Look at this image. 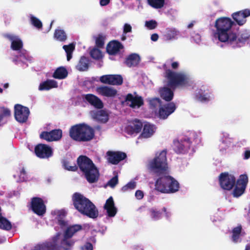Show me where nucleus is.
Wrapping results in <instances>:
<instances>
[{
  "instance_id": "f257e3e1",
  "label": "nucleus",
  "mask_w": 250,
  "mask_h": 250,
  "mask_svg": "<svg viewBox=\"0 0 250 250\" xmlns=\"http://www.w3.org/2000/svg\"><path fill=\"white\" fill-rule=\"evenodd\" d=\"M167 151L163 150L149 163L150 171L159 177L155 181V189L163 193H173L179 190V183L167 174Z\"/></svg>"
},
{
  "instance_id": "f03ea898",
  "label": "nucleus",
  "mask_w": 250,
  "mask_h": 250,
  "mask_svg": "<svg viewBox=\"0 0 250 250\" xmlns=\"http://www.w3.org/2000/svg\"><path fill=\"white\" fill-rule=\"evenodd\" d=\"M82 229V227L80 225L70 226L64 231L60 245L58 243L61 233L57 232L49 241L38 244L32 250H71L75 243V241L71 238L77 232Z\"/></svg>"
},
{
  "instance_id": "7ed1b4c3",
  "label": "nucleus",
  "mask_w": 250,
  "mask_h": 250,
  "mask_svg": "<svg viewBox=\"0 0 250 250\" xmlns=\"http://www.w3.org/2000/svg\"><path fill=\"white\" fill-rule=\"evenodd\" d=\"M165 69L164 77L167 80V86L161 87L159 89L160 97L168 103L173 99L174 97L173 91L171 89H175L178 86H186L189 84V76L182 72H175L169 69H167L166 65H163Z\"/></svg>"
},
{
  "instance_id": "20e7f679",
  "label": "nucleus",
  "mask_w": 250,
  "mask_h": 250,
  "mask_svg": "<svg viewBox=\"0 0 250 250\" xmlns=\"http://www.w3.org/2000/svg\"><path fill=\"white\" fill-rule=\"evenodd\" d=\"M77 163L78 166L75 163L70 165V162L64 161L63 166L65 169L71 171H76L79 167L87 181L90 184L98 181L100 177L99 169L89 158L85 155H80L77 158Z\"/></svg>"
},
{
  "instance_id": "39448f33",
  "label": "nucleus",
  "mask_w": 250,
  "mask_h": 250,
  "mask_svg": "<svg viewBox=\"0 0 250 250\" xmlns=\"http://www.w3.org/2000/svg\"><path fill=\"white\" fill-rule=\"evenodd\" d=\"M74 208L81 214L95 219L99 216V211L95 205L87 198L79 192H75L72 196Z\"/></svg>"
},
{
  "instance_id": "423d86ee",
  "label": "nucleus",
  "mask_w": 250,
  "mask_h": 250,
  "mask_svg": "<svg viewBox=\"0 0 250 250\" xmlns=\"http://www.w3.org/2000/svg\"><path fill=\"white\" fill-rule=\"evenodd\" d=\"M234 24V21L229 18H218L215 22L216 32L215 33L214 36L217 37L220 42L228 43L230 39V34L233 33L231 31V27Z\"/></svg>"
},
{
  "instance_id": "0eeeda50",
  "label": "nucleus",
  "mask_w": 250,
  "mask_h": 250,
  "mask_svg": "<svg viewBox=\"0 0 250 250\" xmlns=\"http://www.w3.org/2000/svg\"><path fill=\"white\" fill-rule=\"evenodd\" d=\"M69 136L76 141L88 142L94 138V130L92 127L85 124H78L71 127Z\"/></svg>"
},
{
  "instance_id": "6e6552de",
  "label": "nucleus",
  "mask_w": 250,
  "mask_h": 250,
  "mask_svg": "<svg viewBox=\"0 0 250 250\" xmlns=\"http://www.w3.org/2000/svg\"><path fill=\"white\" fill-rule=\"evenodd\" d=\"M250 37V33L246 30L240 32L238 35L233 32L230 34V39L227 43L233 48L240 47L245 44Z\"/></svg>"
},
{
  "instance_id": "1a4fd4ad",
  "label": "nucleus",
  "mask_w": 250,
  "mask_h": 250,
  "mask_svg": "<svg viewBox=\"0 0 250 250\" xmlns=\"http://www.w3.org/2000/svg\"><path fill=\"white\" fill-rule=\"evenodd\" d=\"M219 183L220 187L224 190H230L236 183V178L234 175L228 172H222L219 176Z\"/></svg>"
},
{
  "instance_id": "9d476101",
  "label": "nucleus",
  "mask_w": 250,
  "mask_h": 250,
  "mask_svg": "<svg viewBox=\"0 0 250 250\" xmlns=\"http://www.w3.org/2000/svg\"><path fill=\"white\" fill-rule=\"evenodd\" d=\"M248 183V177L246 174H242L236 181L232 194L234 197H239L244 192Z\"/></svg>"
},
{
  "instance_id": "9b49d317",
  "label": "nucleus",
  "mask_w": 250,
  "mask_h": 250,
  "mask_svg": "<svg viewBox=\"0 0 250 250\" xmlns=\"http://www.w3.org/2000/svg\"><path fill=\"white\" fill-rule=\"evenodd\" d=\"M29 113V109L27 107L19 104H17L14 106L15 118L19 123H25L28 119Z\"/></svg>"
},
{
  "instance_id": "f8f14e48",
  "label": "nucleus",
  "mask_w": 250,
  "mask_h": 250,
  "mask_svg": "<svg viewBox=\"0 0 250 250\" xmlns=\"http://www.w3.org/2000/svg\"><path fill=\"white\" fill-rule=\"evenodd\" d=\"M31 208L35 213L39 216H42L46 212V206L40 197H35L31 199Z\"/></svg>"
},
{
  "instance_id": "ddd939ff",
  "label": "nucleus",
  "mask_w": 250,
  "mask_h": 250,
  "mask_svg": "<svg viewBox=\"0 0 250 250\" xmlns=\"http://www.w3.org/2000/svg\"><path fill=\"white\" fill-rule=\"evenodd\" d=\"M34 151L36 156L40 158H48L53 155L51 147L44 144H38L35 146Z\"/></svg>"
},
{
  "instance_id": "4468645a",
  "label": "nucleus",
  "mask_w": 250,
  "mask_h": 250,
  "mask_svg": "<svg viewBox=\"0 0 250 250\" xmlns=\"http://www.w3.org/2000/svg\"><path fill=\"white\" fill-rule=\"evenodd\" d=\"M62 130L61 129H55L50 131L42 132L40 137L47 142L57 141L62 138Z\"/></svg>"
},
{
  "instance_id": "2eb2a0df",
  "label": "nucleus",
  "mask_w": 250,
  "mask_h": 250,
  "mask_svg": "<svg viewBox=\"0 0 250 250\" xmlns=\"http://www.w3.org/2000/svg\"><path fill=\"white\" fill-rule=\"evenodd\" d=\"M174 149L178 154L184 153L190 147L191 142L189 138L181 139L180 141L174 140Z\"/></svg>"
},
{
  "instance_id": "dca6fc26",
  "label": "nucleus",
  "mask_w": 250,
  "mask_h": 250,
  "mask_svg": "<svg viewBox=\"0 0 250 250\" xmlns=\"http://www.w3.org/2000/svg\"><path fill=\"white\" fill-rule=\"evenodd\" d=\"M101 83L114 85H120L123 83V79L120 75H105L100 78Z\"/></svg>"
},
{
  "instance_id": "f3484780",
  "label": "nucleus",
  "mask_w": 250,
  "mask_h": 250,
  "mask_svg": "<svg viewBox=\"0 0 250 250\" xmlns=\"http://www.w3.org/2000/svg\"><path fill=\"white\" fill-rule=\"evenodd\" d=\"M176 106L173 102H169L161 105L159 107V116L160 118L166 119L176 110Z\"/></svg>"
},
{
  "instance_id": "a211bd4d",
  "label": "nucleus",
  "mask_w": 250,
  "mask_h": 250,
  "mask_svg": "<svg viewBox=\"0 0 250 250\" xmlns=\"http://www.w3.org/2000/svg\"><path fill=\"white\" fill-rule=\"evenodd\" d=\"M106 155L107 161L113 165H117L127 157L125 153L121 151H108Z\"/></svg>"
},
{
  "instance_id": "6ab92c4d",
  "label": "nucleus",
  "mask_w": 250,
  "mask_h": 250,
  "mask_svg": "<svg viewBox=\"0 0 250 250\" xmlns=\"http://www.w3.org/2000/svg\"><path fill=\"white\" fill-rule=\"evenodd\" d=\"M250 16V9H245L233 13L231 16L239 25L244 24L247 20L246 18Z\"/></svg>"
},
{
  "instance_id": "aec40b11",
  "label": "nucleus",
  "mask_w": 250,
  "mask_h": 250,
  "mask_svg": "<svg viewBox=\"0 0 250 250\" xmlns=\"http://www.w3.org/2000/svg\"><path fill=\"white\" fill-rule=\"evenodd\" d=\"M143 127L142 123L138 119H135L131 122L125 128V131L129 135L139 133Z\"/></svg>"
},
{
  "instance_id": "412c9836",
  "label": "nucleus",
  "mask_w": 250,
  "mask_h": 250,
  "mask_svg": "<svg viewBox=\"0 0 250 250\" xmlns=\"http://www.w3.org/2000/svg\"><path fill=\"white\" fill-rule=\"evenodd\" d=\"M210 90L206 86L203 85L198 90L195 94V99L202 102H206L210 100Z\"/></svg>"
},
{
  "instance_id": "4be33fe9",
  "label": "nucleus",
  "mask_w": 250,
  "mask_h": 250,
  "mask_svg": "<svg viewBox=\"0 0 250 250\" xmlns=\"http://www.w3.org/2000/svg\"><path fill=\"white\" fill-rule=\"evenodd\" d=\"M179 33L174 27H167L162 32V37L166 41H172L178 38Z\"/></svg>"
},
{
  "instance_id": "5701e85b",
  "label": "nucleus",
  "mask_w": 250,
  "mask_h": 250,
  "mask_svg": "<svg viewBox=\"0 0 250 250\" xmlns=\"http://www.w3.org/2000/svg\"><path fill=\"white\" fill-rule=\"evenodd\" d=\"M96 92L99 95L107 97H114L117 94L116 89L105 85L97 87Z\"/></svg>"
},
{
  "instance_id": "b1692460",
  "label": "nucleus",
  "mask_w": 250,
  "mask_h": 250,
  "mask_svg": "<svg viewBox=\"0 0 250 250\" xmlns=\"http://www.w3.org/2000/svg\"><path fill=\"white\" fill-rule=\"evenodd\" d=\"M124 48L123 45L119 41L114 40L110 42L106 46V52L110 55H115Z\"/></svg>"
},
{
  "instance_id": "393cba45",
  "label": "nucleus",
  "mask_w": 250,
  "mask_h": 250,
  "mask_svg": "<svg viewBox=\"0 0 250 250\" xmlns=\"http://www.w3.org/2000/svg\"><path fill=\"white\" fill-rule=\"evenodd\" d=\"M84 98L89 104L97 109H102L104 107L102 100L92 94L84 95Z\"/></svg>"
},
{
  "instance_id": "a878e982",
  "label": "nucleus",
  "mask_w": 250,
  "mask_h": 250,
  "mask_svg": "<svg viewBox=\"0 0 250 250\" xmlns=\"http://www.w3.org/2000/svg\"><path fill=\"white\" fill-rule=\"evenodd\" d=\"M125 101L130 102L129 106L132 108L136 106L140 107L144 104L143 99L141 96H134L131 93L126 95Z\"/></svg>"
},
{
  "instance_id": "bb28decb",
  "label": "nucleus",
  "mask_w": 250,
  "mask_h": 250,
  "mask_svg": "<svg viewBox=\"0 0 250 250\" xmlns=\"http://www.w3.org/2000/svg\"><path fill=\"white\" fill-rule=\"evenodd\" d=\"M140 61V56L135 53L129 55L125 61V64L129 67L137 66Z\"/></svg>"
},
{
  "instance_id": "cd10ccee",
  "label": "nucleus",
  "mask_w": 250,
  "mask_h": 250,
  "mask_svg": "<svg viewBox=\"0 0 250 250\" xmlns=\"http://www.w3.org/2000/svg\"><path fill=\"white\" fill-rule=\"evenodd\" d=\"M58 87L57 82L54 80H47L40 83L39 89L40 90H48Z\"/></svg>"
},
{
  "instance_id": "c85d7f7f",
  "label": "nucleus",
  "mask_w": 250,
  "mask_h": 250,
  "mask_svg": "<svg viewBox=\"0 0 250 250\" xmlns=\"http://www.w3.org/2000/svg\"><path fill=\"white\" fill-rule=\"evenodd\" d=\"M94 118L101 123H105L109 120L108 113L104 110L97 111L94 113Z\"/></svg>"
},
{
  "instance_id": "c756f323",
  "label": "nucleus",
  "mask_w": 250,
  "mask_h": 250,
  "mask_svg": "<svg viewBox=\"0 0 250 250\" xmlns=\"http://www.w3.org/2000/svg\"><path fill=\"white\" fill-rule=\"evenodd\" d=\"M154 132V126L149 123H147L144 125L143 132L141 136L143 138H148L150 137Z\"/></svg>"
},
{
  "instance_id": "7c9ffc66",
  "label": "nucleus",
  "mask_w": 250,
  "mask_h": 250,
  "mask_svg": "<svg viewBox=\"0 0 250 250\" xmlns=\"http://www.w3.org/2000/svg\"><path fill=\"white\" fill-rule=\"evenodd\" d=\"M68 75V72L66 69L61 66L56 69L53 74V77L57 79H65Z\"/></svg>"
},
{
  "instance_id": "2f4dec72",
  "label": "nucleus",
  "mask_w": 250,
  "mask_h": 250,
  "mask_svg": "<svg viewBox=\"0 0 250 250\" xmlns=\"http://www.w3.org/2000/svg\"><path fill=\"white\" fill-rule=\"evenodd\" d=\"M89 59L85 56L81 58L78 64L76 66L77 70L81 71H86L89 67Z\"/></svg>"
},
{
  "instance_id": "473e14b6",
  "label": "nucleus",
  "mask_w": 250,
  "mask_h": 250,
  "mask_svg": "<svg viewBox=\"0 0 250 250\" xmlns=\"http://www.w3.org/2000/svg\"><path fill=\"white\" fill-rule=\"evenodd\" d=\"M54 37L60 42H64L67 39V36L65 31L59 28L56 29L54 32Z\"/></svg>"
},
{
  "instance_id": "72a5a7b5",
  "label": "nucleus",
  "mask_w": 250,
  "mask_h": 250,
  "mask_svg": "<svg viewBox=\"0 0 250 250\" xmlns=\"http://www.w3.org/2000/svg\"><path fill=\"white\" fill-rule=\"evenodd\" d=\"M242 228L241 225H239L236 227L234 228L232 230V240L236 243L238 241L240 234L242 231Z\"/></svg>"
},
{
  "instance_id": "f704fd0d",
  "label": "nucleus",
  "mask_w": 250,
  "mask_h": 250,
  "mask_svg": "<svg viewBox=\"0 0 250 250\" xmlns=\"http://www.w3.org/2000/svg\"><path fill=\"white\" fill-rule=\"evenodd\" d=\"M62 48L66 53L67 60L69 61L72 57V53L75 49V45L73 43H70L69 45H64Z\"/></svg>"
},
{
  "instance_id": "c9c22d12",
  "label": "nucleus",
  "mask_w": 250,
  "mask_h": 250,
  "mask_svg": "<svg viewBox=\"0 0 250 250\" xmlns=\"http://www.w3.org/2000/svg\"><path fill=\"white\" fill-rule=\"evenodd\" d=\"M148 4L156 9L161 8L164 6L165 0H147Z\"/></svg>"
},
{
  "instance_id": "e433bc0d",
  "label": "nucleus",
  "mask_w": 250,
  "mask_h": 250,
  "mask_svg": "<svg viewBox=\"0 0 250 250\" xmlns=\"http://www.w3.org/2000/svg\"><path fill=\"white\" fill-rule=\"evenodd\" d=\"M91 58L95 60H100L102 58L103 55L102 51L98 48L94 47L90 52Z\"/></svg>"
},
{
  "instance_id": "4c0bfd02",
  "label": "nucleus",
  "mask_w": 250,
  "mask_h": 250,
  "mask_svg": "<svg viewBox=\"0 0 250 250\" xmlns=\"http://www.w3.org/2000/svg\"><path fill=\"white\" fill-rule=\"evenodd\" d=\"M23 43L21 40L16 38L11 42V48L13 50H19L22 48Z\"/></svg>"
},
{
  "instance_id": "58836bf2",
  "label": "nucleus",
  "mask_w": 250,
  "mask_h": 250,
  "mask_svg": "<svg viewBox=\"0 0 250 250\" xmlns=\"http://www.w3.org/2000/svg\"><path fill=\"white\" fill-rule=\"evenodd\" d=\"M31 23L35 27L38 29L42 28V21L37 18L31 16L30 17Z\"/></svg>"
},
{
  "instance_id": "ea45409f",
  "label": "nucleus",
  "mask_w": 250,
  "mask_h": 250,
  "mask_svg": "<svg viewBox=\"0 0 250 250\" xmlns=\"http://www.w3.org/2000/svg\"><path fill=\"white\" fill-rule=\"evenodd\" d=\"M149 212L151 217L154 220H158L161 218L162 212L160 211L152 208L149 210Z\"/></svg>"
},
{
  "instance_id": "a19ab883",
  "label": "nucleus",
  "mask_w": 250,
  "mask_h": 250,
  "mask_svg": "<svg viewBox=\"0 0 250 250\" xmlns=\"http://www.w3.org/2000/svg\"><path fill=\"white\" fill-rule=\"evenodd\" d=\"M135 187L136 183L135 182H130L125 186H123L121 190L124 192L129 190L133 189L135 188Z\"/></svg>"
},
{
  "instance_id": "79ce46f5",
  "label": "nucleus",
  "mask_w": 250,
  "mask_h": 250,
  "mask_svg": "<svg viewBox=\"0 0 250 250\" xmlns=\"http://www.w3.org/2000/svg\"><path fill=\"white\" fill-rule=\"evenodd\" d=\"M104 208V209L106 208H116L113 197L112 196H110L108 199L106 200Z\"/></svg>"
},
{
  "instance_id": "37998d69",
  "label": "nucleus",
  "mask_w": 250,
  "mask_h": 250,
  "mask_svg": "<svg viewBox=\"0 0 250 250\" xmlns=\"http://www.w3.org/2000/svg\"><path fill=\"white\" fill-rule=\"evenodd\" d=\"M150 105L153 107H156L158 105L160 107L162 105V101L159 98H154L149 101Z\"/></svg>"
},
{
  "instance_id": "c03bdc74",
  "label": "nucleus",
  "mask_w": 250,
  "mask_h": 250,
  "mask_svg": "<svg viewBox=\"0 0 250 250\" xmlns=\"http://www.w3.org/2000/svg\"><path fill=\"white\" fill-rule=\"evenodd\" d=\"M145 25L150 30L155 29L157 26V22L155 20H150L146 21Z\"/></svg>"
},
{
  "instance_id": "a18cd8bd",
  "label": "nucleus",
  "mask_w": 250,
  "mask_h": 250,
  "mask_svg": "<svg viewBox=\"0 0 250 250\" xmlns=\"http://www.w3.org/2000/svg\"><path fill=\"white\" fill-rule=\"evenodd\" d=\"M104 38L101 35H99L96 39V45L97 47L102 48L104 45Z\"/></svg>"
},
{
  "instance_id": "49530a36",
  "label": "nucleus",
  "mask_w": 250,
  "mask_h": 250,
  "mask_svg": "<svg viewBox=\"0 0 250 250\" xmlns=\"http://www.w3.org/2000/svg\"><path fill=\"white\" fill-rule=\"evenodd\" d=\"M118 183V175H115L107 183V185H108L111 188H114L115 186Z\"/></svg>"
},
{
  "instance_id": "de8ad7c7",
  "label": "nucleus",
  "mask_w": 250,
  "mask_h": 250,
  "mask_svg": "<svg viewBox=\"0 0 250 250\" xmlns=\"http://www.w3.org/2000/svg\"><path fill=\"white\" fill-rule=\"evenodd\" d=\"M105 209L106 210L107 215L110 217L115 216L117 212V209L116 208H110Z\"/></svg>"
},
{
  "instance_id": "09e8293b",
  "label": "nucleus",
  "mask_w": 250,
  "mask_h": 250,
  "mask_svg": "<svg viewBox=\"0 0 250 250\" xmlns=\"http://www.w3.org/2000/svg\"><path fill=\"white\" fill-rule=\"evenodd\" d=\"M93 245L90 242H86L83 246L81 247V250H93Z\"/></svg>"
},
{
  "instance_id": "8fccbe9b",
  "label": "nucleus",
  "mask_w": 250,
  "mask_h": 250,
  "mask_svg": "<svg viewBox=\"0 0 250 250\" xmlns=\"http://www.w3.org/2000/svg\"><path fill=\"white\" fill-rule=\"evenodd\" d=\"M11 115V111L7 108H3L2 114H0V116L2 117V119L3 117H9Z\"/></svg>"
},
{
  "instance_id": "3c124183",
  "label": "nucleus",
  "mask_w": 250,
  "mask_h": 250,
  "mask_svg": "<svg viewBox=\"0 0 250 250\" xmlns=\"http://www.w3.org/2000/svg\"><path fill=\"white\" fill-rule=\"evenodd\" d=\"M131 31H132L131 26L128 23H125L124 26V30H123L124 33L126 34L128 32H131Z\"/></svg>"
},
{
  "instance_id": "603ef678",
  "label": "nucleus",
  "mask_w": 250,
  "mask_h": 250,
  "mask_svg": "<svg viewBox=\"0 0 250 250\" xmlns=\"http://www.w3.org/2000/svg\"><path fill=\"white\" fill-rule=\"evenodd\" d=\"M135 196L138 199H142L144 197V193L140 190H137L135 192Z\"/></svg>"
},
{
  "instance_id": "864d4df0",
  "label": "nucleus",
  "mask_w": 250,
  "mask_h": 250,
  "mask_svg": "<svg viewBox=\"0 0 250 250\" xmlns=\"http://www.w3.org/2000/svg\"><path fill=\"white\" fill-rule=\"evenodd\" d=\"M20 177L23 179V180H25L27 178L26 172L24 167H22L20 171Z\"/></svg>"
},
{
  "instance_id": "5fc2aeb1",
  "label": "nucleus",
  "mask_w": 250,
  "mask_h": 250,
  "mask_svg": "<svg viewBox=\"0 0 250 250\" xmlns=\"http://www.w3.org/2000/svg\"><path fill=\"white\" fill-rule=\"evenodd\" d=\"M110 2V0H100V4L102 6L108 5Z\"/></svg>"
},
{
  "instance_id": "6e6d98bb",
  "label": "nucleus",
  "mask_w": 250,
  "mask_h": 250,
  "mask_svg": "<svg viewBox=\"0 0 250 250\" xmlns=\"http://www.w3.org/2000/svg\"><path fill=\"white\" fill-rule=\"evenodd\" d=\"M250 158V150H246L244 153V159L247 160Z\"/></svg>"
},
{
  "instance_id": "4d7b16f0",
  "label": "nucleus",
  "mask_w": 250,
  "mask_h": 250,
  "mask_svg": "<svg viewBox=\"0 0 250 250\" xmlns=\"http://www.w3.org/2000/svg\"><path fill=\"white\" fill-rule=\"evenodd\" d=\"M4 37L11 41V42L16 38V37L10 34H6L4 35Z\"/></svg>"
},
{
  "instance_id": "13d9d810",
  "label": "nucleus",
  "mask_w": 250,
  "mask_h": 250,
  "mask_svg": "<svg viewBox=\"0 0 250 250\" xmlns=\"http://www.w3.org/2000/svg\"><path fill=\"white\" fill-rule=\"evenodd\" d=\"M159 36L157 34L154 33L151 36V40L152 41L156 42L158 40Z\"/></svg>"
},
{
  "instance_id": "bf43d9fd",
  "label": "nucleus",
  "mask_w": 250,
  "mask_h": 250,
  "mask_svg": "<svg viewBox=\"0 0 250 250\" xmlns=\"http://www.w3.org/2000/svg\"><path fill=\"white\" fill-rule=\"evenodd\" d=\"M179 65V63L177 62H173L171 63V67L173 69H176L178 68Z\"/></svg>"
},
{
  "instance_id": "052dcab7",
  "label": "nucleus",
  "mask_w": 250,
  "mask_h": 250,
  "mask_svg": "<svg viewBox=\"0 0 250 250\" xmlns=\"http://www.w3.org/2000/svg\"><path fill=\"white\" fill-rule=\"evenodd\" d=\"M163 211L166 213V215L168 217V212L167 211V208L166 207H164L162 209Z\"/></svg>"
},
{
  "instance_id": "680f3d73",
  "label": "nucleus",
  "mask_w": 250,
  "mask_h": 250,
  "mask_svg": "<svg viewBox=\"0 0 250 250\" xmlns=\"http://www.w3.org/2000/svg\"><path fill=\"white\" fill-rule=\"evenodd\" d=\"M59 224L61 226H64L65 225V222L63 221H60Z\"/></svg>"
},
{
  "instance_id": "e2e57ef3",
  "label": "nucleus",
  "mask_w": 250,
  "mask_h": 250,
  "mask_svg": "<svg viewBox=\"0 0 250 250\" xmlns=\"http://www.w3.org/2000/svg\"><path fill=\"white\" fill-rule=\"evenodd\" d=\"M193 22H191L188 25V28H191L193 27Z\"/></svg>"
},
{
  "instance_id": "0e129e2a",
  "label": "nucleus",
  "mask_w": 250,
  "mask_h": 250,
  "mask_svg": "<svg viewBox=\"0 0 250 250\" xmlns=\"http://www.w3.org/2000/svg\"><path fill=\"white\" fill-rule=\"evenodd\" d=\"M8 86H9V84H8V83H5V84L3 85V87H4V88H8Z\"/></svg>"
},
{
  "instance_id": "69168bd1",
  "label": "nucleus",
  "mask_w": 250,
  "mask_h": 250,
  "mask_svg": "<svg viewBox=\"0 0 250 250\" xmlns=\"http://www.w3.org/2000/svg\"><path fill=\"white\" fill-rule=\"evenodd\" d=\"M245 250H250V245H247Z\"/></svg>"
},
{
  "instance_id": "338daca9",
  "label": "nucleus",
  "mask_w": 250,
  "mask_h": 250,
  "mask_svg": "<svg viewBox=\"0 0 250 250\" xmlns=\"http://www.w3.org/2000/svg\"><path fill=\"white\" fill-rule=\"evenodd\" d=\"M122 41H125L126 39V37L125 36H123L121 38Z\"/></svg>"
},
{
  "instance_id": "774afa93",
  "label": "nucleus",
  "mask_w": 250,
  "mask_h": 250,
  "mask_svg": "<svg viewBox=\"0 0 250 250\" xmlns=\"http://www.w3.org/2000/svg\"><path fill=\"white\" fill-rule=\"evenodd\" d=\"M2 120V117L1 116H0V123L1 122Z\"/></svg>"
}]
</instances>
